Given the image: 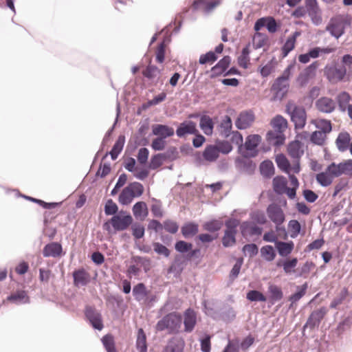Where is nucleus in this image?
Segmentation results:
<instances>
[{"label": "nucleus", "mask_w": 352, "mask_h": 352, "mask_svg": "<svg viewBox=\"0 0 352 352\" xmlns=\"http://www.w3.org/2000/svg\"><path fill=\"white\" fill-rule=\"evenodd\" d=\"M219 126L223 129V132L222 135L226 138H229L232 134V121L228 115L224 116Z\"/></svg>", "instance_id": "55"}, {"label": "nucleus", "mask_w": 352, "mask_h": 352, "mask_svg": "<svg viewBox=\"0 0 352 352\" xmlns=\"http://www.w3.org/2000/svg\"><path fill=\"white\" fill-rule=\"evenodd\" d=\"M346 72L347 70L344 66L337 67L336 65H327L324 67V76L331 83L334 82L335 79L338 81H342L346 75Z\"/></svg>", "instance_id": "10"}, {"label": "nucleus", "mask_w": 352, "mask_h": 352, "mask_svg": "<svg viewBox=\"0 0 352 352\" xmlns=\"http://www.w3.org/2000/svg\"><path fill=\"white\" fill-rule=\"evenodd\" d=\"M199 224L194 221L184 223L181 227V233L184 238L190 239L198 235Z\"/></svg>", "instance_id": "33"}, {"label": "nucleus", "mask_w": 352, "mask_h": 352, "mask_svg": "<svg viewBox=\"0 0 352 352\" xmlns=\"http://www.w3.org/2000/svg\"><path fill=\"white\" fill-rule=\"evenodd\" d=\"M308 287L309 285L307 282H305L301 285L296 286V291L289 297L291 305L298 302L305 295Z\"/></svg>", "instance_id": "46"}, {"label": "nucleus", "mask_w": 352, "mask_h": 352, "mask_svg": "<svg viewBox=\"0 0 352 352\" xmlns=\"http://www.w3.org/2000/svg\"><path fill=\"white\" fill-rule=\"evenodd\" d=\"M261 256L267 262L273 261L277 255L276 247L272 245H265L260 249Z\"/></svg>", "instance_id": "45"}, {"label": "nucleus", "mask_w": 352, "mask_h": 352, "mask_svg": "<svg viewBox=\"0 0 352 352\" xmlns=\"http://www.w3.org/2000/svg\"><path fill=\"white\" fill-rule=\"evenodd\" d=\"M349 295V291L346 287H343L340 294L331 302L329 307L331 309H337L341 305Z\"/></svg>", "instance_id": "61"}, {"label": "nucleus", "mask_w": 352, "mask_h": 352, "mask_svg": "<svg viewBox=\"0 0 352 352\" xmlns=\"http://www.w3.org/2000/svg\"><path fill=\"white\" fill-rule=\"evenodd\" d=\"M272 186L274 192L276 195H281L287 187V180L283 175H277L273 178Z\"/></svg>", "instance_id": "43"}, {"label": "nucleus", "mask_w": 352, "mask_h": 352, "mask_svg": "<svg viewBox=\"0 0 352 352\" xmlns=\"http://www.w3.org/2000/svg\"><path fill=\"white\" fill-rule=\"evenodd\" d=\"M268 218L274 224H283L285 220V216L281 207L274 203L268 205L266 208Z\"/></svg>", "instance_id": "14"}, {"label": "nucleus", "mask_w": 352, "mask_h": 352, "mask_svg": "<svg viewBox=\"0 0 352 352\" xmlns=\"http://www.w3.org/2000/svg\"><path fill=\"white\" fill-rule=\"evenodd\" d=\"M285 140L284 132L282 131L270 130L266 133V140L274 146H283Z\"/></svg>", "instance_id": "32"}, {"label": "nucleus", "mask_w": 352, "mask_h": 352, "mask_svg": "<svg viewBox=\"0 0 352 352\" xmlns=\"http://www.w3.org/2000/svg\"><path fill=\"white\" fill-rule=\"evenodd\" d=\"M132 294L134 299L144 305L147 309H151L158 301L159 298L155 292L148 289L144 283H138L133 287Z\"/></svg>", "instance_id": "4"}, {"label": "nucleus", "mask_w": 352, "mask_h": 352, "mask_svg": "<svg viewBox=\"0 0 352 352\" xmlns=\"http://www.w3.org/2000/svg\"><path fill=\"white\" fill-rule=\"evenodd\" d=\"M133 218L130 212L120 210L118 213L103 223L102 228L109 234H116L127 230L133 223Z\"/></svg>", "instance_id": "1"}, {"label": "nucleus", "mask_w": 352, "mask_h": 352, "mask_svg": "<svg viewBox=\"0 0 352 352\" xmlns=\"http://www.w3.org/2000/svg\"><path fill=\"white\" fill-rule=\"evenodd\" d=\"M351 137L347 131L339 133L336 140V144L339 151L344 152L348 150Z\"/></svg>", "instance_id": "38"}, {"label": "nucleus", "mask_w": 352, "mask_h": 352, "mask_svg": "<svg viewBox=\"0 0 352 352\" xmlns=\"http://www.w3.org/2000/svg\"><path fill=\"white\" fill-rule=\"evenodd\" d=\"M351 23H327L326 30L336 38L341 37L345 31L346 26H350Z\"/></svg>", "instance_id": "40"}, {"label": "nucleus", "mask_w": 352, "mask_h": 352, "mask_svg": "<svg viewBox=\"0 0 352 352\" xmlns=\"http://www.w3.org/2000/svg\"><path fill=\"white\" fill-rule=\"evenodd\" d=\"M277 254L282 258L288 257L294 249V243L293 241H279L275 245Z\"/></svg>", "instance_id": "35"}, {"label": "nucleus", "mask_w": 352, "mask_h": 352, "mask_svg": "<svg viewBox=\"0 0 352 352\" xmlns=\"http://www.w3.org/2000/svg\"><path fill=\"white\" fill-rule=\"evenodd\" d=\"M195 164L197 167H199L204 164V161L206 160L209 162H215L219 157L218 149L215 145L208 144L205 147L202 153L199 151L194 153Z\"/></svg>", "instance_id": "9"}, {"label": "nucleus", "mask_w": 352, "mask_h": 352, "mask_svg": "<svg viewBox=\"0 0 352 352\" xmlns=\"http://www.w3.org/2000/svg\"><path fill=\"white\" fill-rule=\"evenodd\" d=\"M268 297L267 298L271 305H274L276 302L280 301L283 298V292L280 287L270 284L267 288Z\"/></svg>", "instance_id": "36"}, {"label": "nucleus", "mask_w": 352, "mask_h": 352, "mask_svg": "<svg viewBox=\"0 0 352 352\" xmlns=\"http://www.w3.org/2000/svg\"><path fill=\"white\" fill-rule=\"evenodd\" d=\"M197 314L195 311L188 307L184 312V331L186 333H191L197 324Z\"/></svg>", "instance_id": "21"}, {"label": "nucleus", "mask_w": 352, "mask_h": 352, "mask_svg": "<svg viewBox=\"0 0 352 352\" xmlns=\"http://www.w3.org/2000/svg\"><path fill=\"white\" fill-rule=\"evenodd\" d=\"M223 226V221L214 218L205 221L202 225V228L204 230L209 233L216 234L219 233Z\"/></svg>", "instance_id": "41"}, {"label": "nucleus", "mask_w": 352, "mask_h": 352, "mask_svg": "<svg viewBox=\"0 0 352 352\" xmlns=\"http://www.w3.org/2000/svg\"><path fill=\"white\" fill-rule=\"evenodd\" d=\"M234 159V165L236 168L240 171L246 173L248 175L254 174L256 169V164L252 160L256 156H249L248 153H239Z\"/></svg>", "instance_id": "8"}, {"label": "nucleus", "mask_w": 352, "mask_h": 352, "mask_svg": "<svg viewBox=\"0 0 352 352\" xmlns=\"http://www.w3.org/2000/svg\"><path fill=\"white\" fill-rule=\"evenodd\" d=\"M175 251L179 254L186 264L194 262L196 265L201 263L203 258L199 248H193V244L184 240H177L174 245Z\"/></svg>", "instance_id": "2"}, {"label": "nucleus", "mask_w": 352, "mask_h": 352, "mask_svg": "<svg viewBox=\"0 0 352 352\" xmlns=\"http://www.w3.org/2000/svg\"><path fill=\"white\" fill-rule=\"evenodd\" d=\"M196 133H198L197 124L190 120H186L179 123L175 131L176 135L179 138H185L188 135L196 134Z\"/></svg>", "instance_id": "15"}, {"label": "nucleus", "mask_w": 352, "mask_h": 352, "mask_svg": "<svg viewBox=\"0 0 352 352\" xmlns=\"http://www.w3.org/2000/svg\"><path fill=\"white\" fill-rule=\"evenodd\" d=\"M120 113V103L118 102L116 107V118L114 120V122L113 125L107 130L106 133L104 134V136L102 139V141L101 142L99 151H103L105 146H107V144L111 140L112 135L113 133V131L115 130L116 126L118 122V117Z\"/></svg>", "instance_id": "39"}, {"label": "nucleus", "mask_w": 352, "mask_h": 352, "mask_svg": "<svg viewBox=\"0 0 352 352\" xmlns=\"http://www.w3.org/2000/svg\"><path fill=\"white\" fill-rule=\"evenodd\" d=\"M182 316L177 311H171L157 321L155 329L158 331H168L169 334H177L182 327Z\"/></svg>", "instance_id": "3"}, {"label": "nucleus", "mask_w": 352, "mask_h": 352, "mask_svg": "<svg viewBox=\"0 0 352 352\" xmlns=\"http://www.w3.org/2000/svg\"><path fill=\"white\" fill-rule=\"evenodd\" d=\"M333 170V175L340 177L342 175L352 177V159L344 160L338 164L336 162L331 163Z\"/></svg>", "instance_id": "19"}, {"label": "nucleus", "mask_w": 352, "mask_h": 352, "mask_svg": "<svg viewBox=\"0 0 352 352\" xmlns=\"http://www.w3.org/2000/svg\"><path fill=\"white\" fill-rule=\"evenodd\" d=\"M305 8L312 22H320L322 20L321 10L317 0H305Z\"/></svg>", "instance_id": "28"}, {"label": "nucleus", "mask_w": 352, "mask_h": 352, "mask_svg": "<svg viewBox=\"0 0 352 352\" xmlns=\"http://www.w3.org/2000/svg\"><path fill=\"white\" fill-rule=\"evenodd\" d=\"M73 283L76 287L86 286L91 281L90 274L83 267L75 270L72 272Z\"/></svg>", "instance_id": "23"}, {"label": "nucleus", "mask_w": 352, "mask_h": 352, "mask_svg": "<svg viewBox=\"0 0 352 352\" xmlns=\"http://www.w3.org/2000/svg\"><path fill=\"white\" fill-rule=\"evenodd\" d=\"M131 261L136 264L141 265L145 273L150 271L151 267V260L150 258L142 256H133L131 257Z\"/></svg>", "instance_id": "59"}, {"label": "nucleus", "mask_w": 352, "mask_h": 352, "mask_svg": "<svg viewBox=\"0 0 352 352\" xmlns=\"http://www.w3.org/2000/svg\"><path fill=\"white\" fill-rule=\"evenodd\" d=\"M352 325V316H347L342 320L337 325L336 331L338 335L349 329Z\"/></svg>", "instance_id": "64"}, {"label": "nucleus", "mask_w": 352, "mask_h": 352, "mask_svg": "<svg viewBox=\"0 0 352 352\" xmlns=\"http://www.w3.org/2000/svg\"><path fill=\"white\" fill-rule=\"evenodd\" d=\"M287 153L293 160H300L304 155V144L300 140H294L287 144Z\"/></svg>", "instance_id": "22"}, {"label": "nucleus", "mask_w": 352, "mask_h": 352, "mask_svg": "<svg viewBox=\"0 0 352 352\" xmlns=\"http://www.w3.org/2000/svg\"><path fill=\"white\" fill-rule=\"evenodd\" d=\"M262 138L258 134H250L245 138L243 145L238 147V153H248L249 156H257L259 153L258 146L261 143Z\"/></svg>", "instance_id": "6"}, {"label": "nucleus", "mask_w": 352, "mask_h": 352, "mask_svg": "<svg viewBox=\"0 0 352 352\" xmlns=\"http://www.w3.org/2000/svg\"><path fill=\"white\" fill-rule=\"evenodd\" d=\"M351 96L349 94L345 91H342L337 96L336 100L338 102L339 109L341 111L344 112L346 110L348 109L349 106L351 105L349 104Z\"/></svg>", "instance_id": "49"}, {"label": "nucleus", "mask_w": 352, "mask_h": 352, "mask_svg": "<svg viewBox=\"0 0 352 352\" xmlns=\"http://www.w3.org/2000/svg\"><path fill=\"white\" fill-rule=\"evenodd\" d=\"M222 245L225 248L234 246L236 243V234L224 231L221 239Z\"/></svg>", "instance_id": "60"}, {"label": "nucleus", "mask_w": 352, "mask_h": 352, "mask_svg": "<svg viewBox=\"0 0 352 352\" xmlns=\"http://www.w3.org/2000/svg\"><path fill=\"white\" fill-rule=\"evenodd\" d=\"M151 135L161 137L164 139L172 137L175 134L174 129L166 124H154L151 126Z\"/></svg>", "instance_id": "30"}, {"label": "nucleus", "mask_w": 352, "mask_h": 352, "mask_svg": "<svg viewBox=\"0 0 352 352\" xmlns=\"http://www.w3.org/2000/svg\"><path fill=\"white\" fill-rule=\"evenodd\" d=\"M286 113L290 116L294 129H303L307 124V112L304 107L298 106L289 101L286 104Z\"/></svg>", "instance_id": "5"}, {"label": "nucleus", "mask_w": 352, "mask_h": 352, "mask_svg": "<svg viewBox=\"0 0 352 352\" xmlns=\"http://www.w3.org/2000/svg\"><path fill=\"white\" fill-rule=\"evenodd\" d=\"M240 230L241 235L245 237L249 236H260L261 235L263 229L262 227L256 225L254 222L250 221H244L240 226Z\"/></svg>", "instance_id": "25"}, {"label": "nucleus", "mask_w": 352, "mask_h": 352, "mask_svg": "<svg viewBox=\"0 0 352 352\" xmlns=\"http://www.w3.org/2000/svg\"><path fill=\"white\" fill-rule=\"evenodd\" d=\"M186 265L179 254H176L167 269V273L172 274L175 278H178L181 276Z\"/></svg>", "instance_id": "18"}, {"label": "nucleus", "mask_w": 352, "mask_h": 352, "mask_svg": "<svg viewBox=\"0 0 352 352\" xmlns=\"http://www.w3.org/2000/svg\"><path fill=\"white\" fill-rule=\"evenodd\" d=\"M318 65V61H314L307 66L304 70L298 74L296 81L300 87H305L307 85L310 79L315 77Z\"/></svg>", "instance_id": "12"}, {"label": "nucleus", "mask_w": 352, "mask_h": 352, "mask_svg": "<svg viewBox=\"0 0 352 352\" xmlns=\"http://www.w3.org/2000/svg\"><path fill=\"white\" fill-rule=\"evenodd\" d=\"M133 215L139 221H144L148 215L149 211L145 201H137L132 207Z\"/></svg>", "instance_id": "31"}, {"label": "nucleus", "mask_w": 352, "mask_h": 352, "mask_svg": "<svg viewBox=\"0 0 352 352\" xmlns=\"http://www.w3.org/2000/svg\"><path fill=\"white\" fill-rule=\"evenodd\" d=\"M327 314V309L324 307H322L317 310L313 311L309 316L306 322L302 326V334L306 329H314L318 327L323 318Z\"/></svg>", "instance_id": "11"}, {"label": "nucleus", "mask_w": 352, "mask_h": 352, "mask_svg": "<svg viewBox=\"0 0 352 352\" xmlns=\"http://www.w3.org/2000/svg\"><path fill=\"white\" fill-rule=\"evenodd\" d=\"M312 123L317 129H320V132L325 135L331 133L332 131V124L329 120L320 118L318 120V122L313 120Z\"/></svg>", "instance_id": "54"}, {"label": "nucleus", "mask_w": 352, "mask_h": 352, "mask_svg": "<svg viewBox=\"0 0 352 352\" xmlns=\"http://www.w3.org/2000/svg\"><path fill=\"white\" fill-rule=\"evenodd\" d=\"M250 44L248 43L245 47H243L241 55L237 58L238 65L243 68L247 69L248 67V62L250 61Z\"/></svg>", "instance_id": "50"}, {"label": "nucleus", "mask_w": 352, "mask_h": 352, "mask_svg": "<svg viewBox=\"0 0 352 352\" xmlns=\"http://www.w3.org/2000/svg\"><path fill=\"white\" fill-rule=\"evenodd\" d=\"M6 300L16 305L30 303L28 292L23 289H16L6 297Z\"/></svg>", "instance_id": "24"}, {"label": "nucleus", "mask_w": 352, "mask_h": 352, "mask_svg": "<svg viewBox=\"0 0 352 352\" xmlns=\"http://www.w3.org/2000/svg\"><path fill=\"white\" fill-rule=\"evenodd\" d=\"M184 342L183 340L169 342L162 352H184Z\"/></svg>", "instance_id": "63"}, {"label": "nucleus", "mask_w": 352, "mask_h": 352, "mask_svg": "<svg viewBox=\"0 0 352 352\" xmlns=\"http://www.w3.org/2000/svg\"><path fill=\"white\" fill-rule=\"evenodd\" d=\"M274 160L278 168L281 172L289 174L291 171V163L284 153H280L276 155Z\"/></svg>", "instance_id": "42"}, {"label": "nucleus", "mask_w": 352, "mask_h": 352, "mask_svg": "<svg viewBox=\"0 0 352 352\" xmlns=\"http://www.w3.org/2000/svg\"><path fill=\"white\" fill-rule=\"evenodd\" d=\"M219 56L213 52L212 50H210L205 54L200 55L199 58V63L201 65L207 63H213L218 60Z\"/></svg>", "instance_id": "62"}, {"label": "nucleus", "mask_w": 352, "mask_h": 352, "mask_svg": "<svg viewBox=\"0 0 352 352\" xmlns=\"http://www.w3.org/2000/svg\"><path fill=\"white\" fill-rule=\"evenodd\" d=\"M102 345L107 352H118L114 337L111 333H107L101 338Z\"/></svg>", "instance_id": "51"}, {"label": "nucleus", "mask_w": 352, "mask_h": 352, "mask_svg": "<svg viewBox=\"0 0 352 352\" xmlns=\"http://www.w3.org/2000/svg\"><path fill=\"white\" fill-rule=\"evenodd\" d=\"M215 146L218 149V153L223 155L229 154L233 149L232 144L228 140H222L217 139L215 141Z\"/></svg>", "instance_id": "57"}, {"label": "nucleus", "mask_w": 352, "mask_h": 352, "mask_svg": "<svg viewBox=\"0 0 352 352\" xmlns=\"http://www.w3.org/2000/svg\"><path fill=\"white\" fill-rule=\"evenodd\" d=\"M236 317L234 309L228 303H223L219 307V319L226 324L232 322Z\"/></svg>", "instance_id": "26"}, {"label": "nucleus", "mask_w": 352, "mask_h": 352, "mask_svg": "<svg viewBox=\"0 0 352 352\" xmlns=\"http://www.w3.org/2000/svg\"><path fill=\"white\" fill-rule=\"evenodd\" d=\"M133 192L126 187L124 188L118 196V201L122 206L129 205L134 199Z\"/></svg>", "instance_id": "56"}, {"label": "nucleus", "mask_w": 352, "mask_h": 352, "mask_svg": "<svg viewBox=\"0 0 352 352\" xmlns=\"http://www.w3.org/2000/svg\"><path fill=\"white\" fill-rule=\"evenodd\" d=\"M220 3L221 0H195L192 7L194 10L207 14L210 13Z\"/></svg>", "instance_id": "16"}, {"label": "nucleus", "mask_w": 352, "mask_h": 352, "mask_svg": "<svg viewBox=\"0 0 352 352\" xmlns=\"http://www.w3.org/2000/svg\"><path fill=\"white\" fill-rule=\"evenodd\" d=\"M160 154L164 162H173L179 157L177 148L174 146L168 147L165 152L160 153Z\"/></svg>", "instance_id": "53"}, {"label": "nucleus", "mask_w": 352, "mask_h": 352, "mask_svg": "<svg viewBox=\"0 0 352 352\" xmlns=\"http://www.w3.org/2000/svg\"><path fill=\"white\" fill-rule=\"evenodd\" d=\"M287 228L289 231V236L292 239H296L299 234H305L301 224L296 219L289 221Z\"/></svg>", "instance_id": "47"}, {"label": "nucleus", "mask_w": 352, "mask_h": 352, "mask_svg": "<svg viewBox=\"0 0 352 352\" xmlns=\"http://www.w3.org/2000/svg\"><path fill=\"white\" fill-rule=\"evenodd\" d=\"M131 234L135 241H138L144 238L145 235V227L143 224L133 221V223L130 226Z\"/></svg>", "instance_id": "48"}, {"label": "nucleus", "mask_w": 352, "mask_h": 352, "mask_svg": "<svg viewBox=\"0 0 352 352\" xmlns=\"http://www.w3.org/2000/svg\"><path fill=\"white\" fill-rule=\"evenodd\" d=\"M333 168L331 164H329L325 168L324 171L320 172L316 175L317 183L322 187L329 186L332 184L333 178L337 177L333 175Z\"/></svg>", "instance_id": "20"}, {"label": "nucleus", "mask_w": 352, "mask_h": 352, "mask_svg": "<svg viewBox=\"0 0 352 352\" xmlns=\"http://www.w3.org/2000/svg\"><path fill=\"white\" fill-rule=\"evenodd\" d=\"M254 120L255 116L252 111H245L239 113L234 124L238 129L245 130L250 126Z\"/></svg>", "instance_id": "17"}, {"label": "nucleus", "mask_w": 352, "mask_h": 352, "mask_svg": "<svg viewBox=\"0 0 352 352\" xmlns=\"http://www.w3.org/2000/svg\"><path fill=\"white\" fill-rule=\"evenodd\" d=\"M246 298L250 302H266L267 300V297L256 289L249 290L246 293Z\"/></svg>", "instance_id": "58"}, {"label": "nucleus", "mask_w": 352, "mask_h": 352, "mask_svg": "<svg viewBox=\"0 0 352 352\" xmlns=\"http://www.w3.org/2000/svg\"><path fill=\"white\" fill-rule=\"evenodd\" d=\"M316 107L320 112L331 113L336 109V104L332 98L322 96L316 100Z\"/></svg>", "instance_id": "27"}, {"label": "nucleus", "mask_w": 352, "mask_h": 352, "mask_svg": "<svg viewBox=\"0 0 352 352\" xmlns=\"http://www.w3.org/2000/svg\"><path fill=\"white\" fill-rule=\"evenodd\" d=\"M85 320L96 331H102L104 327L102 316L95 307L87 305L84 310Z\"/></svg>", "instance_id": "7"}, {"label": "nucleus", "mask_w": 352, "mask_h": 352, "mask_svg": "<svg viewBox=\"0 0 352 352\" xmlns=\"http://www.w3.org/2000/svg\"><path fill=\"white\" fill-rule=\"evenodd\" d=\"M43 256L45 258H57L62 255L63 247L60 243L52 241L46 244L43 249Z\"/></svg>", "instance_id": "29"}, {"label": "nucleus", "mask_w": 352, "mask_h": 352, "mask_svg": "<svg viewBox=\"0 0 352 352\" xmlns=\"http://www.w3.org/2000/svg\"><path fill=\"white\" fill-rule=\"evenodd\" d=\"M199 128L203 131V133L208 135L210 136L213 133L214 122L212 119L207 115V111H204V115L201 116V120H199Z\"/></svg>", "instance_id": "34"}, {"label": "nucleus", "mask_w": 352, "mask_h": 352, "mask_svg": "<svg viewBox=\"0 0 352 352\" xmlns=\"http://www.w3.org/2000/svg\"><path fill=\"white\" fill-rule=\"evenodd\" d=\"M135 348L138 352H148L146 335L142 328H140L137 332Z\"/></svg>", "instance_id": "44"}, {"label": "nucleus", "mask_w": 352, "mask_h": 352, "mask_svg": "<svg viewBox=\"0 0 352 352\" xmlns=\"http://www.w3.org/2000/svg\"><path fill=\"white\" fill-rule=\"evenodd\" d=\"M283 82L278 78L274 81L271 87V91H274L271 99L272 101H280L287 96L289 85L288 83L283 84Z\"/></svg>", "instance_id": "13"}, {"label": "nucleus", "mask_w": 352, "mask_h": 352, "mask_svg": "<svg viewBox=\"0 0 352 352\" xmlns=\"http://www.w3.org/2000/svg\"><path fill=\"white\" fill-rule=\"evenodd\" d=\"M260 174L265 179H270L275 174V167L272 161L265 159L260 163Z\"/></svg>", "instance_id": "37"}, {"label": "nucleus", "mask_w": 352, "mask_h": 352, "mask_svg": "<svg viewBox=\"0 0 352 352\" xmlns=\"http://www.w3.org/2000/svg\"><path fill=\"white\" fill-rule=\"evenodd\" d=\"M274 131H278L284 132V131L287 128L288 122L287 119H285L281 115H276L272 120L271 122Z\"/></svg>", "instance_id": "52"}]
</instances>
